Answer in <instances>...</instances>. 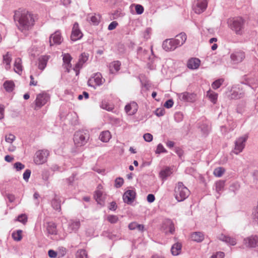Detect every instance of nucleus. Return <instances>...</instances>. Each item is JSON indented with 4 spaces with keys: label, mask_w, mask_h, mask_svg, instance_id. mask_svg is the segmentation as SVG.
Segmentation results:
<instances>
[{
    "label": "nucleus",
    "mask_w": 258,
    "mask_h": 258,
    "mask_svg": "<svg viewBox=\"0 0 258 258\" xmlns=\"http://www.w3.org/2000/svg\"><path fill=\"white\" fill-rule=\"evenodd\" d=\"M14 20L19 30L26 33L33 28L36 16L26 10L18 9L14 12Z\"/></svg>",
    "instance_id": "nucleus-1"
},
{
    "label": "nucleus",
    "mask_w": 258,
    "mask_h": 258,
    "mask_svg": "<svg viewBox=\"0 0 258 258\" xmlns=\"http://www.w3.org/2000/svg\"><path fill=\"white\" fill-rule=\"evenodd\" d=\"M90 139V135L87 131H79L74 135V142L77 147H80L87 144Z\"/></svg>",
    "instance_id": "nucleus-2"
},
{
    "label": "nucleus",
    "mask_w": 258,
    "mask_h": 258,
    "mask_svg": "<svg viewBox=\"0 0 258 258\" xmlns=\"http://www.w3.org/2000/svg\"><path fill=\"white\" fill-rule=\"evenodd\" d=\"M189 195V190L182 182H178L174 189V196L178 202L186 199Z\"/></svg>",
    "instance_id": "nucleus-3"
},
{
    "label": "nucleus",
    "mask_w": 258,
    "mask_h": 258,
    "mask_svg": "<svg viewBox=\"0 0 258 258\" xmlns=\"http://www.w3.org/2000/svg\"><path fill=\"white\" fill-rule=\"evenodd\" d=\"M245 21L241 17H236L230 20L229 24L230 28L236 34L241 35L243 33Z\"/></svg>",
    "instance_id": "nucleus-4"
},
{
    "label": "nucleus",
    "mask_w": 258,
    "mask_h": 258,
    "mask_svg": "<svg viewBox=\"0 0 258 258\" xmlns=\"http://www.w3.org/2000/svg\"><path fill=\"white\" fill-rule=\"evenodd\" d=\"M50 95L45 93L42 92L37 95L35 100V110L41 108L50 100Z\"/></svg>",
    "instance_id": "nucleus-5"
},
{
    "label": "nucleus",
    "mask_w": 258,
    "mask_h": 258,
    "mask_svg": "<svg viewBox=\"0 0 258 258\" xmlns=\"http://www.w3.org/2000/svg\"><path fill=\"white\" fill-rule=\"evenodd\" d=\"M208 0H195L192 5V10L195 13L200 14L206 11Z\"/></svg>",
    "instance_id": "nucleus-6"
},
{
    "label": "nucleus",
    "mask_w": 258,
    "mask_h": 258,
    "mask_svg": "<svg viewBox=\"0 0 258 258\" xmlns=\"http://www.w3.org/2000/svg\"><path fill=\"white\" fill-rule=\"evenodd\" d=\"M247 138V136H244L237 139L235 142L234 148L232 150V152L235 154H238L241 152L245 147V143Z\"/></svg>",
    "instance_id": "nucleus-7"
},
{
    "label": "nucleus",
    "mask_w": 258,
    "mask_h": 258,
    "mask_svg": "<svg viewBox=\"0 0 258 258\" xmlns=\"http://www.w3.org/2000/svg\"><path fill=\"white\" fill-rule=\"evenodd\" d=\"M104 81V80L102 78L101 74L96 73L89 79L88 85L89 86L95 88L96 86L102 85Z\"/></svg>",
    "instance_id": "nucleus-8"
},
{
    "label": "nucleus",
    "mask_w": 258,
    "mask_h": 258,
    "mask_svg": "<svg viewBox=\"0 0 258 258\" xmlns=\"http://www.w3.org/2000/svg\"><path fill=\"white\" fill-rule=\"evenodd\" d=\"M83 36V34L80 29L79 25L75 22L72 28L71 39L72 41H75L80 39Z\"/></svg>",
    "instance_id": "nucleus-9"
},
{
    "label": "nucleus",
    "mask_w": 258,
    "mask_h": 258,
    "mask_svg": "<svg viewBox=\"0 0 258 258\" xmlns=\"http://www.w3.org/2000/svg\"><path fill=\"white\" fill-rule=\"evenodd\" d=\"M49 155L50 153L48 150H39L36 152L34 158L36 161H46L48 160Z\"/></svg>",
    "instance_id": "nucleus-10"
},
{
    "label": "nucleus",
    "mask_w": 258,
    "mask_h": 258,
    "mask_svg": "<svg viewBox=\"0 0 258 258\" xmlns=\"http://www.w3.org/2000/svg\"><path fill=\"white\" fill-rule=\"evenodd\" d=\"M88 57V54L85 53H83L81 54L79 57L78 62L76 64L74 68V70L76 72V75H78L80 69L82 68L83 64L87 61Z\"/></svg>",
    "instance_id": "nucleus-11"
},
{
    "label": "nucleus",
    "mask_w": 258,
    "mask_h": 258,
    "mask_svg": "<svg viewBox=\"0 0 258 258\" xmlns=\"http://www.w3.org/2000/svg\"><path fill=\"white\" fill-rule=\"evenodd\" d=\"M62 56V67L67 72H69L72 68L71 61L72 57L69 53H63Z\"/></svg>",
    "instance_id": "nucleus-12"
},
{
    "label": "nucleus",
    "mask_w": 258,
    "mask_h": 258,
    "mask_svg": "<svg viewBox=\"0 0 258 258\" xmlns=\"http://www.w3.org/2000/svg\"><path fill=\"white\" fill-rule=\"evenodd\" d=\"M138 109V104L132 101L126 104L124 107L125 112L129 115H133L137 112Z\"/></svg>",
    "instance_id": "nucleus-13"
},
{
    "label": "nucleus",
    "mask_w": 258,
    "mask_h": 258,
    "mask_svg": "<svg viewBox=\"0 0 258 258\" xmlns=\"http://www.w3.org/2000/svg\"><path fill=\"white\" fill-rule=\"evenodd\" d=\"M178 97L182 101L192 102L196 100L197 95L195 93L185 92L179 94Z\"/></svg>",
    "instance_id": "nucleus-14"
},
{
    "label": "nucleus",
    "mask_w": 258,
    "mask_h": 258,
    "mask_svg": "<svg viewBox=\"0 0 258 258\" xmlns=\"http://www.w3.org/2000/svg\"><path fill=\"white\" fill-rule=\"evenodd\" d=\"M162 47L167 51L174 50L177 47L173 39L165 40L163 43Z\"/></svg>",
    "instance_id": "nucleus-15"
},
{
    "label": "nucleus",
    "mask_w": 258,
    "mask_h": 258,
    "mask_svg": "<svg viewBox=\"0 0 258 258\" xmlns=\"http://www.w3.org/2000/svg\"><path fill=\"white\" fill-rule=\"evenodd\" d=\"M62 40L60 32L56 31L52 34L49 38L50 45L52 46L54 44H59L62 42Z\"/></svg>",
    "instance_id": "nucleus-16"
},
{
    "label": "nucleus",
    "mask_w": 258,
    "mask_h": 258,
    "mask_svg": "<svg viewBox=\"0 0 258 258\" xmlns=\"http://www.w3.org/2000/svg\"><path fill=\"white\" fill-rule=\"evenodd\" d=\"M244 244L247 247H255L258 246V237L256 236H251L244 240Z\"/></svg>",
    "instance_id": "nucleus-17"
},
{
    "label": "nucleus",
    "mask_w": 258,
    "mask_h": 258,
    "mask_svg": "<svg viewBox=\"0 0 258 258\" xmlns=\"http://www.w3.org/2000/svg\"><path fill=\"white\" fill-rule=\"evenodd\" d=\"M136 197V192L133 190H128L123 195V200L124 203L128 204H131Z\"/></svg>",
    "instance_id": "nucleus-18"
},
{
    "label": "nucleus",
    "mask_w": 258,
    "mask_h": 258,
    "mask_svg": "<svg viewBox=\"0 0 258 258\" xmlns=\"http://www.w3.org/2000/svg\"><path fill=\"white\" fill-rule=\"evenodd\" d=\"M201 64V60L196 57H192L189 59L187 62V67L191 70H196L199 68Z\"/></svg>",
    "instance_id": "nucleus-19"
},
{
    "label": "nucleus",
    "mask_w": 258,
    "mask_h": 258,
    "mask_svg": "<svg viewBox=\"0 0 258 258\" xmlns=\"http://www.w3.org/2000/svg\"><path fill=\"white\" fill-rule=\"evenodd\" d=\"M244 57V53L241 51H236L231 54V58L235 63L241 62Z\"/></svg>",
    "instance_id": "nucleus-20"
},
{
    "label": "nucleus",
    "mask_w": 258,
    "mask_h": 258,
    "mask_svg": "<svg viewBox=\"0 0 258 258\" xmlns=\"http://www.w3.org/2000/svg\"><path fill=\"white\" fill-rule=\"evenodd\" d=\"M80 227V222L79 221L71 220L69 222L68 231L72 233L73 231H77Z\"/></svg>",
    "instance_id": "nucleus-21"
},
{
    "label": "nucleus",
    "mask_w": 258,
    "mask_h": 258,
    "mask_svg": "<svg viewBox=\"0 0 258 258\" xmlns=\"http://www.w3.org/2000/svg\"><path fill=\"white\" fill-rule=\"evenodd\" d=\"M187 38L186 35L184 33H181L177 35L175 39H173L177 46L182 45L186 41Z\"/></svg>",
    "instance_id": "nucleus-22"
},
{
    "label": "nucleus",
    "mask_w": 258,
    "mask_h": 258,
    "mask_svg": "<svg viewBox=\"0 0 258 258\" xmlns=\"http://www.w3.org/2000/svg\"><path fill=\"white\" fill-rule=\"evenodd\" d=\"M121 63L119 61H114L109 64L110 73L115 74L120 69Z\"/></svg>",
    "instance_id": "nucleus-23"
},
{
    "label": "nucleus",
    "mask_w": 258,
    "mask_h": 258,
    "mask_svg": "<svg viewBox=\"0 0 258 258\" xmlns=\"http://www.w3.org/2000/svg\"><path fill=\"white\" fill-rule=\"evenodd\" d=\"M46 230L49 234L56 235L57 234L56 225L53 222H50L47 223Z\"/></svg>",
    "instance_id": "nucleus-24"
},
{
    "label": "nucleus",
    "mask_w": 258,
    "mask_h": 258,
    "mask_svg": "<svg viewBox=\"0 0 258 258\" xmlns=\"http://www.w3.org/2000/svg\"><path fill=\"white\" fill-rule=\"evenodd\" d=\"M49 59V56L42 55L39 58L38 68L39 69L43 70L45 69L47 65V63Z\"/></svg>",
    "instance_id": "nucleus-25"
},
{
    "label": "nucleus",
    "mask_w": 258,
    "mask_h": 258,
    "mask_svg": "<svg viewBox=\"0 0 258 258\" xmlns=\"http://www.w3.org/2000/svg\"><path fill=\"white\" fill-rule=\"evenodd\" d=\"M14 71L18 74H21L23 71V67L22 65V60L20 58H17L14 63Z\"/></svg>",
    "instance_id": "nucleus-26"
},
{
    "label": "nucleus",
    "mask_w": 258,
    "mask_h": 258,
    "mask_svg": "<svg viewBox=\"0 0 258 258\" xmlns=\"http://www.w3.org/2000/svg\"><path fill=\"white\" fill-rule=\"evenodd\" d=\"M219 239L223 241L230 244L231 245H235L236 244V240L234 238L221 234L219 236Z\"/></svg>",
    "instance_id": "nucleus-27"
},
{
    "label": "nucleus",
    "mask_w": 258,
    "mask_h": 258,
    "mask_svg": "<svg viewBox=\"0 0 258 258\" xmlns=\"http://www.w3.org/2000/svg\"><path fill=\"white\" fill-rule=\"evenodd\" d=\"M111 138L110 133L108 131L101 132L99 135L100 140L105 143L108 142Z\"/></svg>",
    "instance_id": "nucleus-28"
},
{
    "label": "nucleus",
    "mask_w": 258,
    "mask_h": 258,
    "mask_svg": "<svg viewBox=\"0 0 258 258\" xmlns=\"http://www.w3.org/2000/svg\"><path fill=\"white\" fill-rule=\"evenodd\" d=\"M12 61L11 55L9 52L3 55V63L6 64L5 68L8 70L11 68Z\"/></svg>",
    "instance_id": "nucleus-29"
},
{
    "label": "nucleus",
    "mask_w": 258,
    "mask_h": 258,
    "mask_svg": "<svg viewBox=\"0 0 258 258\" xmlns=\"http://www.w3.org/2000/svg\"><path fill=\"white\" fill-rule=\"evenodd\" d=\"M60 203L61 201L59 198L57 196H55L54 198L51 201L52 207L54 210L60 211L61 209Z\"/></svg>",
    "instance_id": "nucleus-30"
},
{
    "label": "nucleus",
    "mask_w": 258,
    "mask_h": 258,
    "mask_svg": "<svg viewBox=\"0 0 258 258\" xmlns=\"http://www.w3.org/2000/svg\"><path fill=\"white\" fill-rule=\"evenodd\" d=\"M181 244L180 243H176L173 245L171 247V253L174 255H178L181 252Z\"/></svg>",
    "instance_id": "nucleus-31"
},
{
    "label": "nucleus",
    "mask_w": 258,
    "mask_h": 258,
    "mask_svg": "<svg viewBox=\"0 0 258 258\" xmlns=\"http://www.w3.org/2000/svg\"><path fill=\"white\" fill-rule=\"evenodd\" d=\"M191 239L197 242H201L204 239V235L200 232H195L191 235Z\"/></svg>",
    "instance_id": "nucleus-32"
},
{
    "label": "nucleus",
    "mask_w": 258,
    "mask_h": 258,
    "mask_svg": "<svg viewBox=\"0 0 258 258\" xmlns=\"http://www.w3.org/2000/svg\"><path fill=\"white\" fill-rule=\"evenodd\" d=\"M207 96L209 98V99L213 103H216L217 100L218 98V94L211 91L209 90L207 92Z\"/></svg>",
    "instance_id": "nucleus-33"
},
{
    "label": "nucleus",
    "mask_w": 258,
    "mask_h": 258,
    "mask_svg": "<svg viewBox=\"0 0 258 258\" xmlns=\"http://www.w3.org/2000/svg\"><path fill=\"white\" fill-rule=\"evenodd\" d=\"M4 87L7 92H12L15 87V84L12 81H7L4 83Z\"/></svg>",
    "instance_id": "nucleus-34"
},
{
    "label": "nucleus",
    "mask_w": 258,
    "mask_h": 258,
    "mask_svg": "<svg viewBox=\"0 0 258 258\" xmlns=\"http://www.w3.org/2000/svg\"><path fill=\"white\" fill-rule=\"evenodd\" d=\"M172 169L169 167H166L165 169L161 171L160 174L162 178L166 179L167 177L172 174Z\"/></svg>",
    "instance_id": "nucleus-35"
},
{
    "label": "nucleus",
    "mask_w": 258,
    "mask_h": 258,
    "mask_svg": "<svg viewBox=\"0 0 258 258\" xmlns=\"http://www.w3.org/2000/svg\"><path fill=\"white\" fill-rule=\"evenodd\" d=\"M101 107L104 109L110 111L114 109V105L106 101H104L102 102Z\"/></svg>",
    "instance_id": "nucleus-36"
},
{
    "label": "nucleus",
    "mask_w": 258,
    "mask_h": 258,
    "mask_svg": "<svg viewBox=\"0 0 258 258\" xmlns=\"http://www.w3.org/2000/svg\"><path fill=\"white\" fill-rule=\"evenodd\" d=\"M164 224L168 227L169 231L171 233H173L174 231V226L172 221L170 219L166 220L164 223Z\"/></svg>",
    "instance_id": "nucleus-37"
},
{
    "label": "nucleus",
    "mask_w": 258,
    "mask_h": 258,
    "mask_svg": "<svg viewBox=\"0 0 258 258\" xmlns=\"http://www.w3.org/2000/svg\"><path fill=\"white\" fill-rule=\"evenodd\" d=\"M102 195L103 192L101 190L97 189L95 192L94 198L98 204H101Z\"/></svg>",
    "instance_id": "nucleus-38"
},
{
    "label": "nucleus",
    "mask_w": 258,
    "mask_h": 258,
    "mask_svg": "<svg viewBox=\"0 0 258 258\" xmlns=\"http://www.w3.org/2000/svg\"><path fill=\"white\" fill-rule=\"evenodd\" d=\"M22 233L21 230H18L16 232L12 233V237L16 241H20L22 239Z\"/></svg>",
    "instance_id": "nucleus-39"
},
{
    "label": "nucleus",
    "mask_w": 258,
    "mask_h": 258,
    "mask_svg": "<svg viewBox=\"0 0 258 258\" xmlns=\"http://www.w3.org/2000/svg\"><path fill=\"white\" fill-rule=\"evenodd\" d=\"M225 170L223 167H218L214 170V174L217 177H221L223 174Z\"/></svg>",
    "instance_id": "nucleus-40"
},
{
    "label": "nucleus",
    "mask_w": 258,
    "mask_h": 258,
    "mask_svg": "<svg viewBox=\"0 0 258 258\" xmlns=\"http://www.w3.org/2000/svg\"><path fill=\"white\" fill-rule=\"evenodd\" d=\"M76 258H88L87 252L84 249H80L76 253Z\"/></svg>",
    "instance_id": "nucleus-41"
},
{
    "label": "nucleus",
    "mask_w": 258,
    "mask_h": 258,
    "mask_svg": "<svg viewBox=\"0 0 258 258\" xmlns=\"http://www.w3.org/2000/svg\"><path fill=\"white\" fill-rule=\"evenodd\" d=\"M225 182L223 180H219L216 183V190L217 192H219L224 188Z\"/></svg>",
    "instance_id": "nucleus-42"
},
{
    "label": "nucleus",
    "mask_w": 258,
    "mask_h": 258,
    "mask_svg": "<svg viewBox=\"0 0 258 258\" xmlns=\"http://www.w3.org/2000/svg\"><path fill=\"white\" fill-rule=\"evenodd\" d=\"M223 82L224 80L223 79L217 80L212 83V87L214 89H217L222 85Z\"/></svg>",
    "instance_id": "nucleus-43"
},
{
    "label": "nucleus",
    "mask_w": 258,
    "mask_h": 258,
    "mask_svg": "<svg viewBox=\"0 0 258 258\" xmlns=\"http://www.w3.org/2000/svg\"><path fill=\"white\" fill-rule=\"evenodd\" d=\"M16 137L11 134H9L8 135H6L5 136V141L7 143L9 144H12L13 142L15 140Z\"/></svg>",
    "instance_id": "nucleus-44"
},
{
    "label": "nucleus",
    "mask_w": 258,
    "mask_h": 258,
    "mask_svg": "<svg viewBox=\"0 0 258 258\" xmlns=\"http://www.w3.org/2000/svg\"><path fill=\"white\" fill-rule=\"evenodd\" d=\"M17 220L25 224L27 222V217L25 214H21L18 217Z\"/></svg>",
    "instance_id": "nucleus-45"
},
{
    "label": "nucleus",
    "mask_w": 258,
    "mask_h": 258,
    "mask_svg": "<svg viewBox=\"0 0 258 258\" xmlns=\"http://www.w3.org/2000/svg\"><path fill=\"white\" fill-rule=\"evenodd\" d=\"M123 183V179L121 177L117 178L115 180L114 186L116 188L120 187Z\"/></svg>",
    "instance_id": "nucleus-46"
},
{
    "label": "nucleus",
    "mask_w": 258,
    "mask_h": 258,
    "mask_svg": "<svg viewBox=\"0 0 258 258\" xmlns=\"http://www.w3.org/2000/svg\"><path fill=\"white\" fill-rule=\"evenodd\" d=\"M107 220L111 223H115L117 222L118 218L115 215H109L107 217Z\"/></svg>",
    "instance_id": "nucleus-47"
},
{
    "label": "nucleus",
    "mask_w": 258,
    "mask_h": 258,
    "mask_svg": "<svg viewBox=\"0 0 258 258\" xmlns=\"http://www.w3.org/2000/svg\"><path fill=\"white\" fill-rule=\"evenodd\" d=\"M135 10L137 14L140 15L144 12V9L142 5H137L135 6Z\"/></svg>",
    "instance_id": "nucleus-48"
},
{
    "label": "nucleus",
    "mask_w": 258,
    "mask_h": 258,
    "mask_svg": "<svg viewBox=\"0 0 258 258\" xmlns=\"http://www.w3.org/2000/svg\"><path fill=\"white\" fill-rule=\"evenodd\" d=\"M166 152V151L164 148L162 144H159L157 147L156 153L159 154L161 153H164Z\"/></svg>",
    "instance_id": "nucleus-49"
},
{
    "label": "nucleus",
    "mask_w": 258,
    "mask_h": 258,
    "mask_svg": "<svg viewBox=\"0 0 258 258\" xmlns=\"http://www.w3.org/2000/svg\"><path fill=\"white\" fill-rule=\"evenodd\" d=\"M155 114L157 116H163L164 114L165 110L162 108H157L155 110Z\"/></svg>",
    "instance_id": "nucleus-50"
},
{
    "label": "nucleus",
    "mask_w": 258,
    "mask_h": 258,
    "mask_svg": "<svg viewBox=\"0 0 258 258\" xmlns=\"http://www.w3.org/2000/svg\"><path fill=\"white\" fill-rule=\"evenodd\" d=\"M224 253L223 252H217L216 253L213 254L211 258H224Z\"/></svg>",
    "instance_id": "nucleus-51"
},
{
    "label": "nucleus",
    "mask_w": 258,
    "mask_h": 258,
    "mask_svg": "<svg viewBox=\"0 0 258 258\" xmlns=\"http://www.w3.org/2000/svg\"><path fill=\"white\" fill-rule=\"evenodd\" d=\"M91 21L94 24H97L99 22V17L97 16H92L90 18Z\"/></svg>",
    "instance_id": "nucleus-52"
},
{
    "label": "nucleus",
    "mask_w": 258,
    "mask_h": 258,
    "mask_svg": "<svg viewBox=\"0 0 258 258\" xmlns=\"http://www.w3.org/2000/svg\"><path fill=\"white\" fill-rule=\"evenodd\" d=\"M144 139L146 142H151L153 140V136L151 134L149 133H146L144 134Z\"/></svg>",
    "instance_id": "nucleus-53"
},
{
    "label": "nucleus",
    "mask_w": 258,
    "mask_h": 258,
    "mask_svg": "<svg viewBox=\"0 0 258 258\" xmlns=\"http://www.w3.org/2000/svg\"><path fill=\"white\" fill-rule=\"evenodd\" d=\"M31 174V171L27 169L23 174V178L25 181H28Z\"/></svg>",
    "instance_id": "nucleus-54"
},
{
    "label": "nucleus",
    "mask_w": 258,
    "mask_h": 258,
    "mask_svg": "<svg viewBox=\"0 0 258 258\" xmlns=\"http://www.w3.org/2000/svg\"><path fill=\"white\" fill-rule=\"evenodd\" d=\"M118 25V23L116 21L112 22L108 26V29L109 30H112L116 28Z\"/></svg>",
    "instance_id": "nucleus-55"
},
{
    "label": "nucleus",
    "mask_w": 258,
    "mask_h": 258,
    "mask_svg": "<svg viewBox=\"0 0 258 258\" xmlns=\"http://www.w3.org/2000/svg\"><path fill=\"white\" fill-rule=\"evenodd\" d=\"M173 105V101L172 99H169L165 102L164 106L167 108H170L172 107Z\"/></svg>",
    "instance_id": "nucleus-56"
},
{
    "label": "nucleus",
    "mask_w": 258,
    "mask_h": 258,
    "mask_svg": "<svg viewBox=\"0 0 258 258\" xmlns=\"http://www.w3.org/2000/svg\"><path fill=\"white\" fill-rule=\"evenodd\" d=\"M14 167L16 168L17 170H20L23 169L25 167V166L20 162H16L14 164Z\"/></svg>",
    "instance_id": "nucleus-57"
},
{
    "label": "nucleus",
    "mask_w": 258,
    "mask_h": 258,
    "mask_svg": "<svg viewBox=\"0 0 258 258\" xmlns=\"http://www.w3.org/2000/svg\"><path fill=\"white\" fill-rule=\"evenodd\" d=\"M155 196L153 194H149L148 195L147 200L149 203H152L155 201Z\"/></svg>",
    "instance_id": "nucleus-58"
},
{
    "label": "nucleus",
    "mask_w": 258,
    "mask_h": 258,
    "mask_svg": "<svg viewBox=\"0 0 258 258\" xmlns=\"http://www.w3.org/2000/svg\"><path fill=\"white\" fill-rule=\"evenodd\" d=\"M30 79L31 81L30 82V86H36L37 85V81L35 80L33 76L32 75L30 76Z\"/></svg>",
    "instance_id": "nucleus-59"
},
{
    "label": "nucleus",
    "mask_w": 258,
    "mask_h": 258,
    "mask_svg": "<svg viewBox=\"0 0 258 258\" xmlns=\"http://www.w3.org/2000/svg\"><path fill=\"white\" fill-rule=\"evenodd\" d=\"M138 223L136 222H132L128 225V228L130 230H135L137 228Z\"/></svg>",
    "instance_id": "nucleus-60"
},
{
    "label": "nucleus",
    "mask_w": 258,
    "mask_h": 258,
    "mask_svg": "<svg viewBox=\"0 0 258 258\" xmlns=\"http://www.w3.org/2000/svg\"><path fill=\"white\" fill-rule=\"evenodd\" d=\"M48 255L50 257L55 258L57 256V253L53 250H49L48 251Z\"/></svg>",
    "instance_id": "nucleus-61"
},
{
    "label": "nucleus",
    "mask_w": 258,
    "mask_h": 258,
    "mask_svg": "<svg viewBox=\"0 0 258 258\" xmlns=\"http://www.w3.org/2000/svg\"><path fill=\"white\" fill-rule=\"evenodd\" d=\"M4 106L0 104V119H3L4 117Z\"/></svg>",
    "instance_id": "nucleus-62"
},
{
    "label": "nucleus",
    "mask_w": 258,
    "mask_h": 258,
    "mask_svg": "<svg viewBox=\"0 0 258 258\" xmlns=\"http://www.w3.org/2000/svg\"><path fill=\"white\" fill-rule=\"evenodd\" d=\"M116 208V204L115 202H112L110 203L109 209L111 210H115Z\"/></svg>",
    "instance_id": "nucleus-63"
},
{
    "label": "nucleus",
    "mask_w": 258,
    "mask_h": 258,
    "mask_svg": "<svg viewBox=\"0 0 258 258\" xmlns=\"http://www.w3.org/2000/svg\"><path fill=\"white\" fill-rule=\"evenodd\" d=\"M174 143L173 141H168L166 142V146L170 148H172L174 146Z\"/></svg>",
    "instance_id": "nucleus-64"
}]
</instances>
